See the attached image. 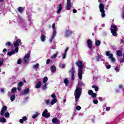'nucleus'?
Segmentation results:
<instances>
[{"mask_svg": "<svg viewBox=\"0 0 124 124\" xmlns=\"http://www.w3.org/2000/svg\"><path fill=\"white\" fill-rule=\"evenodd\" d=\"M76 109L78 111H80V110H81V107H80V106H78L76 107Z\"/></svg>", "mask_w": 124, "mask_h": 124, "instance_id": "44", "label": "nucleus"}, {"mask_svg": "<svg viewBox=\"0 0 124 124\" xmlns=\"http://www.w3.org/2000/svg\"><path fill=\"white\" fill-rule=\"evenodd\" d=\"M22 43L20 39H17L16 41H15L13 43V48H15V51L13 49L11 52L7 53V56H11L12 55H14L16 53H18L19 51V47L18 46Z\"/></svg>", "mask_w": 124, "mask_h": 124, "instance_id": "1", "label": "nucleus"}, {"mask_svg": "<svg viewBox=\"0 0 124 124\" xmlns=\"http://www.w3.org/2000/svg\"><path fill=\"white\" fill-rule=\"evenodd\" d=\"M54 39H55V37H54V36H52L49 39V42H53V40H54Z\"/></svg>", "mask_w": 124, "mask_h": 124, "instance_id": "40", "label": "nucleus"}, {"mask_svg": "<svg viewBox=\"0 0 124 124\" xmlns=\"http://www.w3.org/2000/svg\"><path fill=\"white\" fill-rule=\"evenodd\" d=\"M100 43H101V42L99 40H96L95 42L96 46H99V45H100Z\"/></svg>", "mask_w": 124, "mask_h": 124, "instance_id": "31", "label": "nucleus"}, {"mask_svg": "<svg viewBox=\"0 0 124 124\" xmlns=\"http://www.w3.org/2000/svg\"><path fill=\"white\" fill-rule=\"evenodd\" d=\"M29 93H30V89H26L24 90L22 94L23 95H25V94H28Z\"/></svg>", "mask_w": 124, "mask_h": 124, "instance_id": "19", "label": "nucleus"}, {"mask_svg": "<svg viewBox=\"0 0 124 124\" xmlns=\"http://www.w3.org/2000/svg\"><path fill=\"white\" fill-rule=\"evenodd\" d=\"M6 51H7V49L6 48H4L3 49V53H5V52H6Z\"/></svg>", "mask_w": 124, "mask_h": 124, "instance_id": "59", "label": "nucleus"}, {"mask_svg": "<svg viewBox=\"0 0 124 124\" xmlns=\"http://www.w3.org/2000/svg\"><path fill=\"white\" fill-rule=\"evenodd\" d=\"M23 85H24V83L22 81H20L19 82L18 86H19L20 87H23Z\"/></svg>", "mask_w": 124, "mask_h": 124, "instance_id": "46", "label": "nucleus"}, {"mask_svg": "<svg viewBox=\"0 0 124 124\" xmlns=\"http://www.w3.org/2000/svg\"><path fill=\"white\" fill-rule=\"evenodd\" d=\"M58 52H57L56 54H54L51 56V59H56L57 58V56H58Z\"/></svg>", "mask_w": 124, "mask_h": 124, "instance_id": "36", "label": "nucleus"}, {"mask_svg": "<svg viewBox=\"0 0 124 124\" xmlns=\"http://www.w3.org/2000/svg\"><path fill=\"white\" fill-rule=\"evenodd\" d=\"M52 122L53 124H57V123H59V120L57 119V118H54L52 120Z\"/></svg>", "mask_w": 124, "mask_h": 124, "instance_id": "25", "label": "nucleus"}, {"mask_svg": "<svg viewBox=\"0 0 124 124\" xmlns=\"http://www.w3.org/2000/svg\"><path fill=\"white\" fill-rule=\"evenodd\" d=\"M93 103H94V104H97V103H98V100H97V99L93 100Z\"/></svg>", "mask_w": 124, "mask_h": 124, "instance_id": "49", "label": "nucleus"}, {"mask_svg": "<svg viewBox=\"0 0 124 124\" xmlns=\"http://www.w3.org/2000/svg\"><path fill=\"white\" fill-rule=\"evenodd\" d=\"M45 103L46 104V105L50 106V104H51V102L49 99H46L45 100Z\"/></svg>", "mask_w": 124, "mask_h": 124, "instance_id": "24", "label": "nucleus"}, {"mask_svg": "<svg viewBox=\"0 0 124 124\" xmlns=\"http://www.w3.org/2000/svg\"><path fill=\"white\" fill-rule=\"evenodd\" d=\"M106 55L108 57H109V59H110L111 61L112 62H115V58H114V57H113V54H112L110 53L109 51H107L106 52Z\"/></svg>", "mask_w": 124, "mask_h": 124, "instance_id": "7", "label": "nucleus"}, {"mask_svg": "<svg viewBox=\"0 0 124 124\" xmlns=\"http://www.w3.org/2000/svg\"><path fill=\"white\" fill-rule=\"evenodd\" d=\"M106 68H107V69H110V68H111V65H107Z\"/></svg>", "mask_w": 124, "mask_h": 124, "instance_id": "54", "label": "nucleus"}, {"mask_svg": "<svg viewBox=\"0 0 124 124\" xmlns=\"http://www.w3.org/2000/svg\"><path fill=\"white\" fill-rule=\"evenodd\" d=\"M73 13H76L77 12V10L74 9L73 10Z\"/></svg>", "mask_w": 124, "mask_h": 124, "instance_id": "63", "label": "nucleus"}, {"mask_svg": "<svg viewBox=\"0 0 124 124\" xmlns=\"http://www.w3.org/2000/svg\"><path fill=\"white\" fill-rule=\"evenodd\" d=\"M64 83L65 84L66 86H67L68 83H69V81L67 79H65L64 80Z\"/></svg>", "mask_w": 124, "mask_h": 124, "instance_id": "38", "label": "nucleus"}, {"mask_svg": "<svg viewBox=\"0 0 124 124\" xmlns=\"http://www.w3.org/2000/svg\"><path fill=\"white\" fill-rule=\"evenodd\" d=\"M48 84L47 83H43L42 84V89L43 91L46 90L47 89V86Z\"/></svg>", "mask_w": 124, "mask_h": 124, "instance_id": "21", "label": "nucleus"}, {"mask_svg": "<svg viewBox=\"0 0 124 124\" xmlns=\"http://www.w3.org/2000/svg\"><path fill=\"white\" fill-rule=\"evenodd\" d=\"M81 93H82V89L77 86L74 93L76 101H78V100L79 99V97H80L81 95Z\"/></svg>", "mask_w": 124, "mask_h": 124, "instance_id": "3", "label": "nucleus"}, {"mask_svg": "<svg viewBox=\"0 0 124 124\" xmlns=\"http://www.w3.org/2000/svg\"><path fill=\"white\" fill-rule=\"evenodd\" d=\"M75 68L74 67H73L69 71V72L72 76L71 77L72 80H74V73H75Z\"/></svg>", "mask_w": 124, "mask_h": 124, "instance_id": "10", "label": "nucleus"}, {"mask_svg": "<svg viewBox=\"0 0 124 124\" xmlns=\"http://www.w3.org/2000/svg\"><path fill=\"white\" fill-rule=\"evenodd\" d=\"M18 11L19 13H23V11H24V9L23 7H19L18 9Z\"/></svg>", "mask_w": 124, "mask_h": 124, "instance_id": "32", "label": "nucleus"}, {"mask_svg": "<svg viewBox=\"0 0 124 124\" xmlns=\"http://www.w3.org/2000/svg\"><path fill=\"white\" fill-rule=\"evenodd\" d=\"M100 12L101 13V16L103 18L105 17V11L104 10V5L102 3H100L99 5Z\"/></svg>", "mask_w": 124, "mask_h": 124, "instance_id": "5", "label": "nucleus"}, {"mask_svg": "<svg viewBox=\"0 0 124 124\" xmlns=\"http://www.w3.org/2000/svg\"><path fill=\"white\" fill-rule=\"evenodd\" d=\"M56 34H57V31H56V30H53L52 36H54V37H56Z\"/></svg>", "mask_w": 124, "mask_h": 124, "instance_id": "39", "label": "nucleus"}, {"mask_svg": "<svg viewBox=\"0 0 124 124\" xmlns=\"http://www.w3.org/2000/svg\"><path fill=\"white\" fill-rule=\"evenodd\" d=\"M118 30V28H117V26L115 25V24H113L111 25L110 31L111 32L112 34V35L113 36H117V31Z\"/></svg>", "mask_w": 124, "mask_h": 124, "instance_id": "4", "label": "nucleus"}, {"mask_svg": "<svg viewBox=\"0 0 124 124\" xmlns=\"http://www.w3.org/2000/svg\"><path fill=\"white\" fill-rule=\"evenodd\" d=\"M101 60V56H100V55H98L96 56V61H97V62H99V61H100Z\"/></svg>", "mask_w": 124, "mask_h": 124, "instance_id": "35", "label": "nucleus"}, {"mask_svg": "<svg viewBox=\"0 0 124 124\" xmlns=\"http://www.w3.org/2000/svg\"><path fill=\"white\" fill-rule=\"evenodd\" d=\"M15 98H16L15 95L13 94V95H12V96H11L10 99L12 101H14V100H15Z\"/></svg>", "mask_w": 124, "mask_h": 124, "instance_id": "34", "label": "nucleus"}, {"mask_svg": "<svg viewBox=\"0 0 124 124\" xmlns=\"http://www.w3.org/2000/svg\"><path fill=\"white\" fill-rule=\"evenodd\" d=\"M45 34H46V33H44L43 32H41L40 38L42 42H44V41L46 40V36H45Z\"/></svg>", "mask_w": 124, "mask_h": 124, "instance_id": "16", "label": "nucleus"}, {"mask_svg": "<svg viewBox=\"0 0 124 124\" xmlns=\"http://www.w3.org/2000/svg\"><path fill=\"white\" fill-rule=\"evenodd\" d=\"M47 112L48 110H47V109H45L42 113L43 117H44L45 118H50V113H47Z\"/></svg>", "mask_w": 124, "mask_h": 124, "instance_id": "9", "label": "nucleus"}, {"mask_svg": "<svg viewBox=\"0 0 124 124\" xmlns=\"http://www.w3.org/2000/svg\"><path fill=\"white\" fill-rule=\"evenodd\" d=\"M60 67H61V68H64L65 67V64L61 63Z\"/></svg>", "mask_w": 124, "mask_h": 124, "instance_id": "43", "label": "nucleus"}, {"mask_svg": "<svg viewBox=\"0 0 124 124\" xmlns=\"http://www.w3.org/2000/svg\"><path fill=\"white\" fill-rule=\"evenodd\" d=\"M9 112H6L4 114V116L5 117V118H9Z\"/></svg>", "mask_w": 124, "mask_h": 124, "instance_id": "41", "label": "nucleus"}, {"mask_svg": "<svg viewBox=\"0 0 124 124\" xmlns=\"http://www.w3.org/2000/svg\"><path fill=\"white\" fill-rule=\"evenodd\" d=\"M62 4H60L59 5L58 7V10L56 12L57 14H60L61 12H62Z\"/></svg>", "mask_w": 124, "mask_h": 124, "instance_id": "17", "label": "nucleus"}, {"mask_svg": "<svg viewBox=\"0 0 124 124\" xmlns=\"http://www.w3.org/2000/svg\"><path fill=\"white\" fill-rule=\"evenodd\" d=\"M11 45V43L9 42L6 44V46H10Z\"/></svg>", "mask_w": 124, "mask_h": 124, "instance_id": "51", "label": "nucleus"}, {"mask_svg": "<svg viewBox=\"0 0 124 124\" xmlns=\"http://www.w3.org/2000/svg\"><path fill=\"white\" fill-rule=\"evenodd\" d=\"M68 47H67L66 49L65 50L64 53H63L62 54V59L63 60L65 59L66 58V54H67V51H68Z\"/></svg>", "mask_w": 124, "mask_h": 124, "instance_id": "18", "label": "nucleus"}, {"mask_svg": "<svg viewBox=\"0 0 124 124\" xmlns=\"http://www.w3.org/2000/svg\"><path fill=\"white\" fill-rule=\"evenodd\" d=\"M71 34H72V31L70 30H67L64 33V36L65 37H68Z\"/></svg>", "mask_w": 124, "mask_h": 124, "instance_id": "11", "label": "nucleus"}, {"mask_svg": "<svg viewBox=\"0 0 124 124\" xmlns=\"http://www.w3.org/2000/svg\"><path fill=\"white\" fill-rule=\"evenodd\" d=\"M47 81H48V78L47 77H45L43 79V82L44 84H46L47 83Z\"/></svg>", "mask_w": 124, "mask_h": 124, "instance_id": "28", "label": "nucleus"}, {"mask_svg": "<svg viewBox=\"0 0 124 124\" xmlns=\"http://www.w3.org/2000/svg\"><path fill=\"white\" fill-rule=\"evenodd\" d=\"M121 43H124V38L121 40Z\"/></svg>", "mask_w": 124, "mask_h": 124, "instance_id": "60", "label": "nucleus"}, {"mask_svg": "<svg viewBox=\"0 0 124 124\" xmlns=\"http://www.w3.org/2000/svg\"><path fill=\"white\" fill-rule=\"evenodd\" d=\"M27 120L28 118H27V117L24 116L22 118V119H20L19 123H20V124H23L24 122H26V121H27Z\"/></svg>", "mask_w": 124, "mask_h": 124, "instance_id": "20", "label": "nucleus"}, {"mask_svg": "<svg viewBox=\"0 0 124 124\" xmlns=\"http://www.w3.org/2000/svg\"><path fill=\"white\" fill-rule=\"evenodd\" d=\"M76 64L78 66V76L80 80H82V77L83 76V67L84 64H83V62L82 61H78L76 62Z\"/></svg>", "mask_w": 124, "mask_h": 124, "instance_id": "2", "label": "nucleus"}, {"mask_svg": "<svg viewBox=\"0 0 124 124\" xmlns=\"http://www.w3.org/2000/svg\"><path fill=\"white\" fill-rule=\"evenodd\" d=\"M71 9V0H67V10H70Z\"/></svg>", "mask_w": 124, "mask_h": 124, "instance_id": "12", "label": "nucleus"}, {"mask_svg": "<svg viewBox=\"0 0 124 124\" xmlns=\"http://www.w3.org/2000/svg\"><path fill=\"white\" fill-rule=\"evenodd\" d=\"M50 59H47L46 62V64H49L50 63Z\"/></svg>", "mask_w": 124, "mask_h": 124, "instance_id": "53", "label": "nucleus"}, {"mask_svg": "<svg viewBox=\"0 0 124 124\" xmlns=\"http://www.w3.org/2000/svg\"><path fill=\"white\" fill-rule=\"evenodd\" d=\"M51 97L53 99H52V100H51L50 102V105H54V104H55V103H57L58 100L57 99V97L55 94H52L51 95Z\"/></svg>", "mask_w": 124, "mask_h": 124, "instance_id": "6", "label": "nucleus"}, {"mask_svg": "<svg viewBox=\"0 0 124 124\" xmlns=\"http://www.w3.org/2000/svg\"><path fill=\"white\" fill-rule=\"evenodd\" d=\"M2 64H3V60L1 59L0 60V67L2 65Z\"/></svg>", "mask_w": 124, "mask_h": 124, "instance_id": "48", "label": "nucleus"}, {"mask_svg": "<svg viewBox=\"0 0 124 124\" xmlns=\"http://www.w3.org/2000/svg\"><path fill=\"white\" fill-rule=\"evenodd\" d=\"M56 70H57V68L55 66H52L51 67V72H56Z\"/></svg>", "mask_w": 124, "mask_h": 124, "instance_id": "30", "label": "nucleus"}, {"mask_svg": "<svg viewBox=\"0 0 124 124\" xmlns=\"http://www.w3.org/2000/svg\"><path fill=\"white\" fill-rule=\"evenodd\" d=\"M121 62H124V57L120 59Z\"/></svg>", "mask_w": 124, "mask_h": 124, "instance_id": "56", "label": "nucleus"}, {"mask_svg": "<svg viewBox=\"0 0 124 124\" xmlns=\"http://www.w3.org/2000/svg\"><path fill=\"white\" fill-rule=\"evenodd\" d=\"M21 86H20L18 85V86H17V90H18V92H20V91H21Z\"/></svg>", "mask_w": 124, "mask_h": 124, "instance_id": "52", "label": "nucleus"}, {"mask_svg": "<svg viewBox=\"0 0 124 124\" xmlns=\"http://www.w3.org/2000/svg\"><path fill=\"white\" fill-rule=\"evenodd\" d=\"M97 79V77H94L93 78V79L94 80V81H96Z\"/></svg>", "mask_w": 124, "mask_h": 124, "instance_id": "58", "label": "nucleus"}, {"mask_svg": "<svg viewBox=\"0 0 124 124\" xmlns=\"http://www.w3.org/2000/svg\"><path fill=\"white\" fill-rule=\"evenodd\" d=\"M17 91V89L15 87L13 88L12 93H15Z\"/></svg>", "mask_w": 124, "mask_h": 124, "instance_id": "45", "label": "nucleus"}, {"mask_svg": "<svg viewBox=\"0 0 124 124\" xmlns=\"http://www.w3.org/2000/svg\"><path fill=\"white\" fill-rule=\"evenodd\" d=\"M32 67H33V68L34 69L37 70V68H38V67H39V63H37L36 64L33 65Z\"/></svg>", "mask_w": 124, "mask_h": 124, "instance_id": "29", "label": "nucleus"}, {"mask_svg": "<svg viewBox=\"0 0 124 124\" xmlns=\"http://www.w3.org/2000/svg\"><path fill=\"white\" fill-rule=\"evenodd\" d=\"M92 88L94 89L95 92H98V87L96 86V85L92 86Z\"/></svg>", "mask_w": 124, "mask_h": 124, "instance_id": "33", "label": "nucleus"}, {"mask_svg": "<svg viewBox=\"0 0 124 124\" xmlns=\"http://www.w3.org/2000/svg\"><path fill=\"white\" fill-rule=\"evenodd\" d=\"M114 70L118 73V72H120V67H116L114 68Z\"/></svg>", "mask_w": 124, "mask_h": 124, "instance_id": "37", "label": "nucleus"}, {"mask_svg": "<svg viewBox=\"0 0 124 124\" xmlns=\"http://www.w3.org/2000/svg\"><path fill=\"white\" fill-rule=\"evenodd\" d=\"M88 94H89V95H91L92 97H93V98L96 97V93H93V90H89Z\"/></svg>", "mask_w": 124, "mask_h": 124, "instance_id": "14", "label": "nucleus"}, {"mask_svg": "<svg viewBox=\"0 0 124 124\" xmlns=\"http://www.w3.org/2000/svg\"><path fill=\"white\" fill-rule=\"evenodd\" d=\"M87 44L89 49H92V48H93V43L92 42V40L88 39L87 42Z\"/></svg>", "mask_w": 124, "mask_h": 124, "instance_id": "15", "label": "nucleus"}, {"mask_svg": "<svg viewBox=\"0 0 124 124\" xmlns=\"http://www.w3.org/2000/svg\"><path fill=\"white\" fill-rule=\"evenodd\" d=\"M39 116V112H35V114L33 115L32 116V119H35L36 118H37Z\"/></svg>", "mask_w": 124, "mask_h": 124, "instance_id": "27", "label": "nucleus"}, {"mask_svg": "<svg viewBox=\"0 0 124 124\" xmlns=\"http://www.w3.org/2000/svg\"><path fill=\"white\" fill-rule=\"evenodd\" d=\"M30 57H31V53H27L23 59L24 62H30Z\"/></svg>", "mask_w": 124, "mask_h": 124, "instance_id": "8", "label": "nucleus"}, {"mask_svg": "<svg viewBox=\"0 0 124 124\" xmlns=\"http://www.w3.org/2000/svg\"><path fill=\"white\" fill-rule=\"evenodd\" d=\"M42 85V83H41V81H38V83L35 85L36 89H39L40 87H41Z\"/></svg>", "mask_w": 124, "mask_h": 124, "instance_id": "22", "label": "nucleus"}, {"mask_svg": "<svg viewBox=\"0 0 124 124\" xmlns=\"http://www.w3.org/2000/svg\"><path fill=\"white\" fill-rule=\"evenodd\" d=\"M98 99H99V100H100V101H102V100H103L102 97H99L98 98Z\"/></svg>", "mask_w": 124, "mask_h": 124, "instance_id": "61", "label": "nucleus"}, {"mask_svg": "<svg viewBox=\"0 0 124 124\" xmlns=\"http://www.w3.org/2000/svg\"><path fill=\"white\" fill-rule=\"evenodd\" d=\"M22 63V60L19 59L17 60V64H21Z\"/></svg>", "mask_w": 124, "mask_h": 124, "instance_id": "47", "label": "nucleus"}, {"mask_svg": "<svg viewBox=\"0 0 124 124\" xmlns=\"http://www.w3.org/2000/svg\"><path fill=\"white\" fill-rule=\"evenodd\" d=\"M120 90H121V89H119V88H116V89H115V92H116V93H120Z\"/></svg>", "mask_w": 124, "mask_h": 124, "instance_id": "50", "label": "nucleus"}, {"mask_svg": "<svg viewBox=\"0 0 124 124\" xmlns=\"http://www.w3.org/2000/svg\"><path fill=\"white\" fill-rule=\"evenodd\" d=\"M55 26H56V24H55V23H53V24H52V29H53V30H54L55 28H56Z\"/></svg>", "mask_w": 124, "mask_h": 124, "instance_id": "57", "label": "nucleus"}, {"mask_svg": "<svg viewBox=\"0 0 124 124\" xmlns=\"http://www.w3.org/2000/svg\"><path fill=\"white\" fill-rule=\"evenodd\" d=\"M63 101L64 102V103H65V102H66V100L64 99Z\"/></svg>", "mask_w": 124, "mask_h": 124, "instance_id": "64", "label": "nucleus"}, {"mask_svg": "<svg viewBox=\"0 0 124 124\" xmlns=\"http://www.w3.org/2000/svg\"><path fill=\"white\" fill-rule=\"evenodd\" d=\"M110 108H110V107H107V108H106V111H109V110H110Z\"/></svg>", "mask_w": 124, "mask_h": 124, "instance_id": "55", "label": "nucleus"}, {"mask_svg": "<svg viewBox=\"0 0 124 124\" xmlns=\"http://www.w3.org/2000/svg\"><path fill=\"white\" fill-rule=\"evenodd\" d=\"M116 55H117L118 57H122V56H123V52L121 50H117Z\"/></svg>", "mask_w": 124, "mask_h": 124, "instance_id": "23", "label": "nucleus"}, {"mask_svg": "<svg viewBox=\"0 0 124 124\" xmlns=\"http://www.w3.org/2000/svg\"><path fill=\"white\" fill-rule=\"evenodd\" d=\"M118 88L120 90H123V89H124V85H123V84H120L118 86Z\"/></svg>", "mask_w": 124, "mask_h": 124, "instance_id": "42", "label": "nucleus"}, {"mask_svg": "<svg viewBox=\"0 0 124 124\" xmlns=\"http://www.w3.org/2000/svg\"><path fill=\"white\" fill-rule=\"evenodd\" d=\"M6 119L4 117H0V123H6Z\"/></svg>", "mask_w": 124, "mask_h": 124, "instance_id": "26", "label": "nucleus"}, {"mask_svg": "<svg viewBox=\"0 0 124 124\" xmlns=\"http://www.w3.org/2000/svg\"><path fill=\"white\" fill-rule=\"evenodd\" d=\"M6 110H7V107L6 106L3 107L0 111V116H3V115H4V113L6 112Z\"/></svg>", "mask_w": 124, "mask_h": 124, "instance_id": "13", "label": "nucleus"}, {"mask_svg": "<svg viewBox=\"0 0 124 124\" xmlns=\"http://www.w3.org/2000/svg\"><path fill=\"white\" fill-rule=\"evenodd\" d=\"M0 91H1V93H4V89L3 88H1L0 89Z\"/></svg>", "mask_w": 124, "mask_h": 124, "instance_id": "62", "label": "nucleus"}]
</instances>
